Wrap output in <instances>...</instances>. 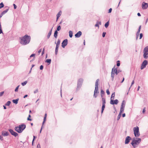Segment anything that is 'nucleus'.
Segmentation results:
<instances>
[{"mask_svg":"<svg viewBox=\"0 0 148 148\" xmlns=\"http://www.w3.org/2000/svg\"><path fill=\"white\" fill-rule=\"evenodd\" d=\"M41 51L42 49H40L38 50V53L39 54H40Z\"/></svg>","mask_w":148,"mask_h":148,"instance_id":"54","label":"nucleus"},{"mask_svg":"<svg viewBox=\"0 0 148 148\" xmlns=\"http://www.w3.org/2000/svg\"><path fill=\"white\" fill-rule=\"evenodd\" d=\"M95 27H99V24H98V22H97V23L95 25Z\"/></svg>","mask_w":148,"mask_h":148,"instance_id":"52","label":"nucleus"},{"mask_svg":"<svg viewBox=\"0 0 148 148\" xmlns=\"http://www.w3.org/2000/svg\"><path fill=\"white\" fill-rule=\"evenodd\" d=\"M134 134L136 137H138L140 135L139 127H134L133 128Z\"/></svg>","mask_w":148,"mask_h":148,"instance_id":"6","label":"nucleus"},{"mask_svg":"<svg viewBox=\"0 0 148 148\" xmlns=\"http://www.w3.org/2000/svg\"><path fill=\"white\" fill-rule=\"evenodd\" d=\"M131 138L130 136H127L125 138V143L126 144H128Z\"/></svg>","mask_w":148,"mask_h":148,"instance_id":"13","label":"nucleus"},{"mask_svg":"<svg viewBox=\"0 0 148 148\" xmlns=\"http://www.w3.org/2000/svg\"><path fill=\"white\" fill-rule=\"evenodd\" d=\"M13 5L14 6V9H16V8H17V6L16 5L14 4Z\"/></svg>","mask_w":148,"mask_h":148,"instance_id":"57","label":"nucleus"},{"mask_svg":"<svg viewBox=\"0 0 148 148\" xmlns=\"http://www.w3.org/2000/svg\"><path fill=\"white\" fill-rule=\"evenodd\" d=\"M145 108H144L143 109V113H144V112H145Z\"/></svg>","mask_w":148,"mask_h":148,"instance_id":"58","label":"nucleus"},{"mask_svg":"<svg viewBox=\"0 0 148 148\" xmlns=\"http://www.w3.org/2000/svg\"><path fill=\"white\" fill-rule=\"evenodd\" d=\"M69 36L70 37L72 38L73 36V32L71 31L69 32Z\"/></svg>","mask_w":148,"mask_h":148,"instance_id":"28","label":"nucleus"},{"mask_svg":"<svg viewBox=\"0 0 148 148\" xmlns=\"http://www.w3.org/2000/svg\"><path fill=\"white\" fill-rule=\"evenodd\" d=\"M114 96H115V92H114L112 93V94L111 95V98H110L111 100L113 99L114 98Z\"/></svg>","mask_w":148,"mask_h":148,"instance_id":"25","label":"nucleus"},{"mask_svg":"<svg viewBox=\"0 0 148 148\" xmlns=\"http://www.w3.org/2000/svg\"><path fill=\"white\" fill-rule=\"evenodd\" d=\"M19 86H20V85H19L16 87V88H15V92H16L18 91V88H19Z\"/></svg>","mask_w":148,"mask_h":148,"instance_id":"34","label":"nucleus"},{"mask_svg":"<svg viewBox=\"0 0 148 148\" xmlns=\"http://www.w3.org/2000/svg\"><path fill=\"white\" fill-rule=\"evenodd\" d=\"M58 33V32L57 30H56L55 31L54 36L56 38H57Z\"/></svg>","mask_w":148,"mask_h":148,"instance_id":"22","label":"nucleus"},{"mask_svg":"<svg viewBox=\"0 0 148 148\" xmlns=\"http://www.w3.org/2000/svg\"><path fill=\"white\" fill-rule=\"evenodd\" d=\"M52 28H52V29H51V30L49 31V32L48 33V35H47V38L48 39H49V38L51 35V34Z\"/></svg>","mask_w":148,"mask_h":148,"instance_id":"17","label":"nucleus"},{"mask_svg":"<svg viewBox=\"0 0 148 148\" xmlns=\"http://www.w3.org/2000/svg\"><path fill=\"white\" fill-rule=\"evenodd\" d=\"M83 81V79L82 78H80L78 79L77 82V87L76 89L77 90H78L82 86Z\"/></svg>","mask_w":148,"mask_h":148,"instance_id":"7","label":"nucleus"},{"mask_svg":"<svg viewBox=\"0 0 148 148\" xmlns=\"http://www.w3.org/2000/svg\"><path fill=\"white\" fill-rule=\"evenodd\" d=\"M99 80V79H97L96 80L95 83V89L94 91V94L93 96L95 98H96L97 97V93H99V92L98 91V82Z\"/></svg>","mask_w":148,"mask_h":148,"instance_id":"4","label":"nucleus"},{"mask_svg":"<svg viewBox=\"0 0 148 148\" xmlns=\"http://www.w3.org/2000/svg\"><path fill=\"white\" fill-rule=\"evenodd\" d=\"M139 33H139V32H137L136 34V38H138V36H139Z\"/></svg>","mask_w":148,"mask_h":148,"instance_id":"51","label":"nucleus"},{"mask_svg":"<svg viewBox=\"0 0 148 148\" xmlns=\"http://www.w3.org/2000/svg\"><path fill=\"white\" fill-rule=\"evenodd\" d=\"M110 103L112 105L117 104L118 103V101L117 99H115L114 100H111L110 101Z\"/></svg>","mask_w":148,"mask_h":148,"instance_id":"14","label":"nucleus"},{"mask_svg":"<svg viewBox=\"0 0 148 148\" xmlns=\"http://www.w3.org/2000/svg\"><path fill=\"white\" fill-rule=\"evenodd\" d=\"M109 21L107 22L105 24L104 26L106 28H107L109 26Z\"/></svg>","mask_w":148,"mask_h":148,"instance_id":"27","label":"nucleus"},{"mask_svg":"<svg viewBox=\"0 0 148 148\" xmlns=\"http://www.w3.org/2000/svg\"><path fill=\"white\" fill-rule=\"evenodd\" d=\"M117 69L116 68H115L114 67L113 68L112 70V73H113L116 74V73Z\"/></svg>","mask_w":148,"mask_h":148,"instance_id":"18","label":"nucleus"},{"mask_svg":"<svg viewBox=\"0 0 148 148\" xmlns=\"http://www.w3.org/2000/svg\"><path fill=\"white\" fill-rule=\"evenodd\" d=\"M120 65V61L119 60H118L117 61V64H116V66H119Z\"/></svg>","mask_w":148,"mask_h":148,"instance_id":"37","label":"nucleus"},{"mask_svg":"<svg viewBox=\"0 0 148 148\" xmlns=\"http://www.w3.org/2000/svg\"><path fill=\"white\" fill-rule=\"evenodd\" d=\"M58 48H56L55 49V54L57 55L58 53Z\"/></svg>","mask_w":148,"mask_h":148,"instance_id":"39","label":"nucleus"},{"mask_svg":"<svg viewBox=\"0 0 148 148\" xmlns=\"http://www.w3.org/2000/svg\"><path fill=\"white\" fill-rule=\"evenodd\" d=\"M38 92V89H36L34 91V93L35 94V93H36Z\"/></svg>","mask_w":148,"mask_h":148,"instance_id":"53","label":"nucleus"},{"mask_svg":"<svg viewBox=\"0 0 148 148\" xmlns=\"http://www.w3.org/2000/svg\"><path fill=\"white\" fill-rule=\"evenodd\" d=\"M60 39H58V40L56 44H58V45H60Z\"/></svg>","mask_w":148,"mask_h":148,"instance_id":"40","label":"nucleus"},{"mask_svg":"<svg viewBox=\"0 0 148 148\" xmlns=\"http://www.w3.org/2000/svg\"><path fill=\"white\" fill-rule=\"evenodd\" d=\"M122 113L121 112V111L119 112V114L117 118V120L118 121L120 119V118L121 116V114Z\"/></svg>","mask_w":148,"mask_h":148,"instance_id":"29","label":"nucleus"},{"mask_svg":"<svg viewBox=\"0 0 148 148\" xmlns=\"http://www.w3.org/2000/svg\"><path fill=\"white\" fill-rule=\"evenodd\" d=\"M26 125L23 123L19 125V126L15 127L14 129L18 133H21L23 131L25 128Z\"/></svg>","mask_w":148,"mask_h":148,"instance_id":"2","label":"nucleus"},{"mask_svg":"<svg viewBox=\"0 0 148 148\" xmlns=\"http://www.w3.org/2000/svg\"><path fill=\"white\" fill-rule=\"evenodd\" d=\"M106 101H102V104L105 105Z\"/></svg>","mask_w":148,"mask_h":148,"instance_id":"64","label":"nucleus"},{"mask_svg":"<svg viewBox=\"0 0 148 148\" xmlns=\"http://www.w3.org/2000/svg\"><path fill=\"white\" fill-rule=\"evenodd\" d=\"M37 148H41L40 145V144H38L37 146Z\"/></svg>","mask_w":148,"mask_h":148,"instance_id":"49","label":"nucleus"},{"mask_svg":"<svg viewBox=\"0 0 148 148\" xmlns=\"http://www.w3.org/2000/svg\"><path fill=\"white\" fill-rule=\"evenodd\" d=\"M141 25H140L139 26V28H138V31L137 32H139V33L140 32V29H141Z\"/></svg>","mask_w":148,"mask_h":148,"instance_id":"38","label":"nucleus"},{"mask_svg":"<svg viewBox=\"0 0 148 148\" xmlns=\"http://www.w3.org/2000/svg\"><path fill=\"white\" fill-rule=\"evenodd\" d=\"M27 81H25L24 82H23L22 83L21 85L23 86H24L27 84Z\"/></svg>","mask_w":148,"mask_h":148,"instance_id":"31","label":"nucleus"},{"mask_svg":"<svg viewBox=\"0 0 148 148\" xmlns=\"http://www.w3.org/2000/svg\"><path fill=\"white\" fill-rule=\"evenodd\" d=\"M104 92L102 90H101V94L103 95L104 94Z\"/></svg>","mask_w":148,"mask_h":148,"instance_id":"42","label":"nucleus"},{"mask_svg":"<svg viewBox=\"0 0 148 148\" xmlns=\"http://www.w3.org/2000/svg\"><path fill=\"white\" fill-rule=\"evenodd\" d=\"M106 92L107 95H109L110 94V92L108 89L107 90Z\"/></svg>","mask_w":148,"mask_h":148,"instance_id":"46","label":"nucleus"},{"mask_svg":"<svg viewBox=\"0 0 148 148\" xmlns=\"http://www.w3.org/2000/svg\"><path fill=\"white\" fill-rule=\"evenodd\" d=\"M11 103V102L10 101H8L5 104V105L6 106H9L10 105Z\"/></svg>","mask_w":148,"mask_h":148,"instance_id":"32","label":"nucleus"},{"mask_svg":"<svg viewBox=\"0 0 148 148\" xmlns=\"http://www.w3.org/2000/svg\"><path fill=\"white\" fill-rule=\"evenodd\" d=\"M148 7V4L145 2H143L142 4V8L143 9H146Z\"/></svg>","mask_w":148,"mask_h":148,"instance_id":"12","label":"nucleus"},{"mask_svg":"<svg viewBox=\"0 0 148 148\" xmlns=\"http://www.w3.org/2000/svg\"><path fill=\"white\" fill-rule=\"evenodd\" d=\"M9 10V8H8L6 10H4L1 13L3 15L4 14H5L6 12H7Z\"/></svg>","mask_w":148,"mask_h":148,"instance_id":"30","label":"nucleus"},{"mask_svg":"<svg viewBox=\"0 0 148 148\" xmlns=\"http://www.w3.org/2000/svg\"><path fill=\"white\" fill-rule=\"evenodd\" d=\"M35 56V54H32L30 56V57H34V56Z\"/></svg>","mask_w":148,"mask_h":148,"instance_id":"56","label":"nucleus"},{"mask_svg":"<svg viewBox=\"0 0 148 148\" xmlns=\"http://www.w3.org/2000/svg\"><path fill=\"white\" fill-rule=\"evenodd\" d=\"M4 6V5L2 2L0 3V9L3 8Z\"/></svg>","mask_w":148,"mask_h":148,"instance_id":"33","label":"nucleus"},{"mask_svg":"<svg viewBox=\"0 0 148 148\" xmlns=\"http://www.w3.org/2000/svg\"><path fill=\"white\" fill-rule=\"evenodd\" d=\"M51 59H47L45 61L46 62L48 63V65L51 62Z\"/></svg>","mask_w":148,"mask_h":148,"instance_id":"20","label":"nucleus"},{"mask_svg":"<svg viewBox=\"0 0 148 148\" xmlns=\"http://www.w3.org/2000/svg\"><path fill=\"white\" fill-rule=\"evenodd\" d=\"M43 66L42 65H41L40 66V69L41 70H42L43 69Z\"/></svg>","mask_w":148,"mask_h":148,"instance_id":"45","label":"nucleus"},{"mask_svg":"<svg viewBox=\"0 0 148 148\" xmlns=\"http://www.w3.org/2000/svg\"><path fill=\"white\" fill-rule=\"evenodd\" d=\"M143 36V34L142 33H140V38L139 39H140L142 38V37Z\"/></svg>","mask_w":148,"mask_h":148,"instance_id":"41","label":"nucleus"},{"mask_svg":"<svg viewBox=\"0 0 148 148\" xmlns=\"http://www.w3.org/2000/svg\"><path fill=\"white\" fill-rule=\"evenodd\" d=\"M67 44L68 40L67 39H65L62 41V46L63 48H64L67 45Z\"/></svg>","mask_w":148,"mask_h":148,"instance_id":"11","label":"nucleus"},{"mask_svg":"<svg viewBox=\"0 0 148 148\" xmlns=\"http://www.w3.org/2000/svg\"><path fill=\"white\" fill-rule=\"evenodd\" d=\"M102 101H106V99L105 98L102 97Z\"/></svg>","mask_w":148,"mask_h":148,"instance_id":"55","label":"nucleus"},{"mask_svg":"<svg viewBox=\"0 0 148 148\" xmlns=\"http://www.w3.org/2000/svg\"><path fill=\"white\" fill-rule=\"evenodd\" d=\"M143 56L145 59H147L148 58V46L146 47L143 50Z\"/></svg>","mask_w":148,"mask_h":148,"instance_id":"5","label":"nucleus"},{"mask_svg":"<svg viewBox=\"0 0 148 148\" xmlns=\"http://www.w3.org/2000/svg\"><path fill=\"white\" fill-rule=\"evenodd\" d=\"M134 83V80H133L132 83H131V86H132L133 85Z\"/></svg>","mask_w":148,"mask_h":148,"instance_id":"62","label":"nucleus"},{"mask_svg":"<svg viewBox=\"0 0 148 148\" xmlns=\"http://www.w3.org/2000/svg\"><path fill=\"white\" fill-rule=\"evenodd\" d=\"M106 33L105 32H103L102 34V36L103 37H104L105 36Z\"/></svg>","mask_w":148,"mask_h":148,"instance_id":"47","label":"nucleus"},{"mask_svg":"<svg viewBox=\"0 0 148 148\" xmlns=\"http://www.w3.org/2000/svg\"><path fill=\"white\" fill-rule=\"evenodd\" d=\"M62 13L61 11H60L59 12L57 15V19H58L59 17L61 16Z\"/></svg>","mask_w":148,"mask_h":148,"instance_id":"24","label":"nucleus"},{"mask_svg":"<svg viewBox=\"0 0 148 148\" xmlns=\"http://www.w3.org/2000/svg\"><path fill=\"white\" fill-rule=\"evenodd\" d=\"M112 9L111 8H110L108 10V13H110L112 11Z\"/></svg>","mask_w":148,"mask_h":148,"instance_id":"50","label":"nucleus"},{"mask_svg":"<svg viewBox=\"0 0 148 148\" xmlns=\"http://www.w3.org/2000/svg\"><path fill=\"white\" fill-rule=\"evenodd\" d=\"M59 45H58V44H56V48H58V47H59Z\"/></svg>","mask_w":148,"mask_h":148,"instance_id":"63","label":"nucleus"},{"mask_svg":"<svg viewBox=\"0 0 148 148\" xmlns=\"http://www.w3.org/2000/svg\"><path fill=\"white\" fill-rule=\"evenodd\" d=\"M60 29H61L60 26L59 25L57 27V29L56 30H57V31H59L60 30Z\"/></svg>","mask_w":148,"mask_h":148,"instance_id":"35","label":"nucleus"},{"mask_svg":"<svg viewBox=\"0 0 148 148\" xmlns=\"http://www.w3.org/2000/svg\"><path fill=\"white\" fill-rule=\"evenodd\" d=\"M36 138V137L35 136H33V140H32V145H33V142L35 139V138Z\"/></svg>","mask_w":148,"mask_h":148,"instance_id":"48","label":"nucleus"},{"mask_svg":"<svg viewBox=\"0 0 148 148\" xmlns=\"http://www.w3.org/2000/svg\"><path fill=\"white\" fill-rule=\"evenodd\" d=\"M122 117H125V113H123V114H122Z\"/></svg>","mask_w":148,"mask_h":148,"instance_id":"61","label":"nucleus"},{"mask_svg":"<svg viewBox=\"0 0 148 148\" xmlns=\"http://www.w3.org/2000/svg\"><path fill=\"white\" fill-rule=\"evenodd\" d=\"M105 107V105L102 104L101 108V113L102 114Z\"/></svg>","mask_w":148,"mask_h":148,"instance_id":"21","label":"nucleus"},{"mask_svg":"<svg viewBox=\"0 0 148 148\" xmlns=\"http://www.w3.org/2000/svg\"><path fill=\"white\" fill-rule=\"evenodd\" d=\"M125 105V100H123L122 101V103L121 106V108L120 112L121 111V112L122 113L124 111V108Z\"/></svg>","mask_w":148,"mask_h":148,"instance_id":"8","label":"nucleus"},{"mask_svg":"<svg viewBox=\"0 0 148 148\" xmlns=\"http://www.w3.org/2000/svg\"><path fill=\"white\" fill-rule=\"evenodd\" d=\"M9 134V133L8 132H3L2 133V135L4 136H7Z\"/></svg>","mask_w":148,"mask_h":148,"instance_id":"16","label":"nucleus"},{"mask_svg":"<svg viewBox=\"0 0 148 148\" xmlns=\"http://www.w3.org/2000/svg\"><path fill=\"white\" fill-rule=\"evenodd\" d=\"M20 43L23 45H25L28 44L30 40L31 37L30 36L26 35L20 38Z\"/></svg>","mask_w":148,"mask_h":148,"instance_id":"1","label":"nucleus"},{"mask_svg":"<svg viewBox=\"0 0 148 148\" xmlns=\"http://www.w3.org/2000/svg\"><path fill=\"white\" fill-rule=\"evenodd\" d=\"M18 100L19 99L18 98L16 99H13L12 100V101L14 103H15L16 104L18 103Z\"/></svg>","mask_w":148,"mask_h":148,"instance_id":"19","label":"nucleus"},{"mask_svg":"<svg viewBox=\"0 0 148 148\" xmlns=\"http://www.w3.org/2000/svg\"><path fill=\"white\" fill-rule=\"evenodd\" d=\"M120 72V71L119 70L118 71L117 70L116 73V75L118 74Z\"/></svg>","mask_w":148,"mask_h":148,"instance_id":"59","label":"nucleus"},{"mask_svg":"<svg viewBox=\"0 0 148 148\" xmlns=\"http://www.w3.org/2000/svg\"><path fill=\"white\" fill-rule=\"evenodd\" d=\"M45 52V48H43L42 51V55Z\"/></svg>","mask_w":148,"mask_h":148,"instance_id":"44","label":"nucleus"},{"mask_svg":"<svg viewBox=\"0 0 148 148\" xmlns=\"http://www.w3.org/2000/svg\"><path fill=\"white\" fill-rule=\"evenodd\" d=\"M141 141V139L140 138H134L133 139L131 144L133 147H135V146L138 145Z\"/></svg>","mask_w":148,"mask_h":148,"instance_id":"3","label":"nucleus"},{"mask_svg":"<svg viewBox=\"0 0 148 148\" xmlns=\"http://www.w3.org/2000/svg\"><path fill=\"white\" fill-rule=\"evenodd\" d=\"M1 33H3V31L1 29H0V34Z\"/></svg>","mask_w":148,"mask_h":148,"instance_id":"60","label":"nucleus"},{"mask_svg":"<svg viewBox=\"0 0 148 148\" xmlns=\"http://www.w3.org/2000/svg\"><path fill=\"white\" fill-rule=\"evenodd\" d=\"M8 131L11 134L14 136L15 137H16L18 135V134L16 132H14L11 129H10L8 130Z\"/></svg>","mask_w":148,"mask_h":148,"instance_id":"10","label":"nucleus"},{"mask_svg":"<svg viewBox=\"0 0 148 148\" xmlns=\"http://www.w3.org/2000/svg\"><path fill=\"white\" fill-rule=\"evenodd\" d=\"M46 117H47V114L46 113L45 114V116L44 117V118L43 121L42 123V125H43L44 124V123H45V122L46 120Z\"/></svg>","mask_w":148,"mask_h":148,"instance_id":"26","label":"nucleus"},{"mask_svg":"<svg viewBox=\"0 0 148 148\" xmlns=\"http://www.w3.org/2000/svg\"><path fill=\"white\" fill-rule=\"evenodd\" d=\"M4 93V91H2V92H0V97L2 96V95Z\"/></svg>","mask_w":148,"mask_h":148,"instance_id":"43","label":"nucleus"},{"mask_svg":"<svg viewBox=\"0 0 148 148\" xmlns=\"http://www.w3.org/2000/svg\"><path fill=\"white\" fill-rule=\"evenodd\" d=\"M148 64V61L146 60H144L142 62L140 67L141 69L142 70L146 67Z\"/></svg>","mask_w":148,"mask_h":148,"instance_id":"9","label":"nucleus"},{"mask_svg":"<svg viewBox=\"0 0 148 148\" xmlns=\"http://www.w3.org/2000/svg\"><path fill=\"white\" fill-rule=\"evenodd\" d=\"M115 74L114 73H111V77H112V81H113L114 79Z\"/></svg>","mask_w":148,"mask_h":148,"instance_id":"23","label":"nucleus"},{"mask_svg":"<svg viewBox=\"0 0 148 148\" xmlns=\"http://www.w3.org/2000/svg\"><path fill=\"white\" fill-rule=\"evenodd\" d=\"M82 34V32L79 31L75 34V36L76 38H79L81 36Z\"/></svg>","mask_w":148,"mask_h":148,"instance_id":"15","label":"nucleus"},{"mask_svg":"<svg viewBox=\"0 0 148 148\" xmlns=\"http://www.w3.org/2000/svg\"><path fill=\"white\" fill-rule=\"evenodd\" d=\"M31 117V115L30 114H29L28 116V117L27 119V120L28 121H31L32 120V119H30V118Z\"/></svg>","mask_w":148,"mask_h":148,"instance_id":"36","label":"nucleus"}]
</instances>
